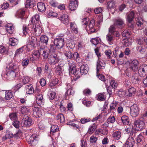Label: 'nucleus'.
Returning a JSON list of instances; mask_svg holds the SVG:
<instances>
[{
  "instance_id": "nucleus-1",
  "label": "nucleus",
  "mask_w": 147,
  "mask_h": 147,
  "mask_svg": "<svg viewBox=\"0 0 147 147\" xmlns=\"http://www.w3.org/2000/svg\"><path fill=\"white\" fill-rule=\"evenodd\" d=\"M69 73L72 74L71 78L73 80L76 81L80 77L81 73L80 72L79 70H78L76 67L75 64L73 62H69Z\"/></svg>"
},
{
  "instance_id": "nucleus-2",
  "label": "nucleus",
  "mask_w": 147,
  "mask_h": 147,
  "mask_svg": "<svg viewBox=\"0 0 147 147\" xmlns=\"http://www.w3.org/2000/svg\"><path fill=\"white\" fill-rule=\"evenodd\" d=\"M41 24H33L31 27L30 33H32L36 36H38L41 34L42 32Z\"/></svg>"
},
{
  "instance_id": "nucleus-3",
  "label": "nucleus",
  "mask_w": 147,
  "mask_h": 147,
  "mask_svg": "<svg viewBox=\"0 0 147 147\" xmlns=\"http://www.w3.org/2000/svg\"><path fill=\"white\" fill-rule=\"evenodd\" d=\"M144 120L143 117H141L135 121L134 125L136 130L140 131L145 128Z\"/></svg>"
},
{
  "instance_id": "nucleus-4",
  "label": "nucleus",
  "mask_w": 147,
  "mask_h": 147,
  "mask_svg": "<svg viewBox=\"0 0 147 147\" xmlns=\"http://www.w3.org/2000/svg\"><path fill=\"white\" fill-rule=\"evenodd\" d=\"M59 61V57L55 54H53L48 58V62L51 64L55 65Z\"/></svg>"
},
{
  "instance_id": "nucleus-5",
  "label": "nucleus",
  "mask_w": 147,
  "mask_h": 147,
  "mask_svg": "<svg viewBox=\"0 0 147 147\" xmlns=\"http://www.w3.org/2000/svg\"><path fill=\"white\" fill-rule=\"evenodd\" d=\"M139 108L136 104H134L132 105L130 108V114L133 117L137 116L138 114Z\"/></svg>"
},
{
  "instance_id": "nucleus-6",
  "label": "nucleus",
  "mask_w": 147,
  "mask_h": 147,
  "mask_svg": "<svg viewBox=\"0 0 147 147\" xmlns=\"http://www.w3.org/2000/svg\"><path fill=\"white\" fill-rule=\"evenodd\" d=\"M54 42L55 45L58 49L61 48L64 45V39L62 37L55 39Z\"/></svg>"
},
{
  "instance_id": "nucleus-7",
  "label": "nucleus",
  "mask_w": 147,
  "mask_h": 147,
  "mask_svg": "<svg viewBox=\"0 0 147 147\" xmlns=\"http://www.w3.org/2000/svg\"><path fill=\"white\" fill-rule=\"evenodd\" d=\"M138 73L140 76H143L147 74V65L143 64L139 67Z\"/></svg>"
},
{
  "instance_id": "nucleus-8",
  "label": "nucleus",
  "mask_w": 147,
  "mask_h": 147,
  "mask_svg": "<svg viewBox=\"0 0 147 147\" xmlns=\"http://www.w3.org/2000/svg\"><path fill=\"white\" fill-rule=\"evenodd\" d=\"M105 63L104 61L100 59H98L97 63V73L101 71L102 69L105 68Z\"/></svg>"
},
{
  "instance_id": "nucleus-9",
  "label": "nucleus",
  "mask_w": 147,
  "mask_h": 147,
  "mask_svg": "<svg viewBox=\"0 0 147 147\" xmlns=\"http://www.w3.org/2000/svg\"><path fill=\"white\" fill-rule=\"evenodd\" d=\"M95 25L94 20H91L89 23L88 28V34H91L95 32V30L94 28Z\"/></svg>"
},
{
  "instance_id": "nucleus-10",
  "label": "nucleus",
  "mask_w": 147,
  "mask_h": 147,
  "mask_svg": "<svg viewBox=\"0 0 147 147\" xmlns=\"http://www.w3.org/2000/svg\"><path fill=\"white\" fill-rule=\"evenodd\" d=\"M31 119L27 115H25L22 120V123L26 126H30L32 124Z\"/></svg>"
},
{
  "instance_id": "nucleus-11",
  "label": "nucleus",
  "mask_w": 147,
  "mask_h": 147,
  "mask_svg": "<svg viewBox=\"0 0 147 147\" xmlns=\"http://www.w3.org/2000/svg\"><path fill=\"white\" fill-rule=\"evenodd\" d=\"M139 63L136 60H134L131 61L129 65L130 68L133 71H136L138 67Z\"/></svg>"
},
{
  "instance_id": "nucleus-12",
  "label": "nucleus",
  "mask_w": 147,
  "mask_h": 147,
  "mask_svg": "<svg viewBox=\"0 0 147 147\" xmlns=\"http://www.w3.org/2000/svg\"><path fill=\"white\" fill-rule=\"evenodd\" d=\"M78 6L77 0H70L69 5V9L71 11L76 9Z\"/></svg>"
},
{
  "instance_id": "nucleus-13",
  "label": "nucleus",
  "mask_w": 147,
  "mask_h": 147,
  "mask_svg": "<svg viewBox=\"0 0 147 147\" xmlns=\"http://www.w3.org/2000/svg\"><path fill=\"white\" fill-rule=\"evenodd\" d=\"M38 136L35 135H32L30 137L29 141L28 142L31 145L34 146L38 143Z\"/></svg>"
},
{
  "instance_id": "nucleus-14",
  "label": "nucleus",
  "mask_w": 147,
  "mask_h": 147,
  "mask_svg": "<svg viewBox=\"0 0 147 147\" xmlns=\"http://www.w3.org/2000/svg\"><path fill=\"white\" fill-rule=\"evenodd\" d=\"M18 72L9 70L5 75V76H7L11 80H13L16 77L17 75L18 74Z\"/></svg>"
},
{
  "instance_id": "nucleus-15",
  "label": "nucleus",
  "mask_w": 147,
  "mask_h": 147,
  "mask_svg": "<svg viewBox=\"0 0 147 147\" xmlns=\"http://www.w3.org/2000/svg\"><path fill=\"white\" fill-rule=\"evenodd\" d=\"M134 143V140L133 138L131 137H130L125 143V147H133Z\"/></svg>"
},
{
  "instance_id": "nucleus-16",
  "label": "nucleus",
  "mask_w": 147,
  "mask_h": 147,
  "mask_svg": "<svg viewBox=\"0 0 147 147\" xmlns=\"http://www.w3.org/2000/svg\"><path fill=\"white\" fill-rule=\"evenodd\" d=\"M9 70L18 73L19 66L15 63H10L8 67Z\"/></svg>"
},
{
  "instance_id": "nucleus-17",
  "label": "nucleus",
  "mask_w": 147,
  "mask_h": 147,
  "mask_svg": "<svg viewBox=\"0 0 147 147\" xmlns=\"http://www.w3.org/2000/svg\"><path fill=\"white\" fill-rule=\"evenodd\" d=\"M89 70L88 66L87 64L82 65L80 67V73L82 75L87 74Z\"/></svg>"
},
{
  "instance_id": "nucleus-18",
  "label": "nucleus",
  "mask_w": 147,
  "mask_h": 147,
  "mask_svg": "<svg viewBox=\"0 0 147 147\" xmlns=\"http://www.w3.org/2000/svg\"><path fill=\"white\" fill-rule=\"evenodd\" d=\"M40 54L39 50L38 51H33L32 54V61L34 62L35 61L38 60L39 58L40 55Z\"/></svg>"
},
{
  "instance_id": "nucleus-19",
  "label": "nucleus",
  "mask_w": 147,
  "mask_h": 147,
  "mask_svg": "<svg viewBox=\"0 0 147 147\" xmlns=\"http://www.w3.org/2000/svg\"><path fill=\"white\" fill-rule=\"evenodd\" d=\"M40 16L38 14H36L32 18L31 22L33 24H41L40 21Z\"/></svg>"
},
{
  "instance_id": "nucleus-20",
  "label": "nucleus",
  "mask_w": 147,
  "mask_h": 147,
  "mask_svg": "<svg viewBox=\"0 0 147 147\" xmlns=\"http://www.w3.org/2000/svg\"><path fill=\"white\" fill-rule=\"evenodd\" d=\"M59 19L62 23L65 24L67 25L69 22L68 16L67 15L64 14L59 17Z\"/></svg>"
},
{
  "instance_id": "nucleus-21",
  "label": "nucleus",
  "mask_w": 147,
  "mask_h": 147,
  "mask_svg": "<svg viewBox=\"0 0 147 147\" xmlns=\"http://www.w3.org/2000/svg\"><path fill=\"white\" fill-rule=\"evenodd\" d=\"M130 79L132 83L134 84L138 83L140 81V79L138 77V75L136 74H135L132 75Z\"/></svg>"
},
{
  "instance_id": "nucleus-22",
  "label": "nucleus",
  "mask_w": 147,
  "mask_h": 147,
  "mask_svg": "<svg viewBox=\"0 0 147 147\" xmlns=\"http://www.w3.org/2000/svg\"><path fill=\"white\" fill-rule=\"evenodd\" d=\"M26 92L27 93L30 94H32L34 92V88L31 84L27 85L25 87Z\"/></svg>"
},
{
  "instance_id": "nucleus-23",
  "label": "nucleus",
  "mask_w": 147,
  "mask_h": 147,
  "mask_svg": "<svg viewBox=\"0 0 147 147\" xmlns=\"http://www.w3.org/2000/svg\"><path fill=\"white\" fill-rule=\"evenodd\" d=\"M67 88L68 89L67 91L66 92L65 94L67 96H69L73 94L74 93V90L72 89V86L70 84H67Z\"/></svg>"
},
{
  "instance_id": "nucleus-24",
  "label": "nucleus",
  "mask_w": 147,
  "mask_h": 147,
  "mask_svg": "<svg viewBox=\"0 0 147 147\" xmlns=\"http://www.w3.org/2000/svg\"><path fill=\"white\" fill-rule=\"evenodd\" d=\"M7 31L9 34H11L13 32L14 29V26L12 23H9L5 26Z\"/></svg>"
},
{
  "instance_id": "nucleus-25",
  "label": "nucleus",
  "mask_w": 147,
  "mask_h": 147,
  "mask_svg": "<svg viewBox=\"0 0 147 147\" xmlns=\"http://www.w3.org/2000/svg\"><path fill=\"white\" fill-rule=\"evenodd\" d=\"M37 6L38 11L40 12H44L46 10L45 6L43 3H38L37 4Z\"/></svg>"
},
{
  "instance_id": "nucleus-26",
  "label": "nucleus",
  "mask_w": 147,
  "mask_h": 147,
  "mask_svg": "<svg viewBox=\"0 0 147 147\" xmlns=\"http://www.w3.org/2000/svg\"><path fill=\"white\" fill-rule=\"evenodd\" d=\"M34 115L36 116L40 117L42 115V112L38 107H34L33 109Z\"/></svg>"
},
{
  "instance_id": "nucleus-27",
  "label": "nucleus",
  "mask_w": 147,
  "mask_h": 147,
  "mask_svg": "<svg viewBox=\"0 0 147 147\" xmlns=\"http://www.w3.org/2000/svg\"><path fill=\"white\" fill-rule=\"evenodd\" d=\"M70 27L71 32L75 34H77L78 33V30L77 26L74 23H71Z\"/></svg>"
},
{
  "instance_id": "nucleus-28",
  "label": "nucleus",
  "mask_w": 147,
  "mask_h": 147,
  "mask_svg": "<svg viewBox=\"0 0 147 147\" xmlns=\"http://www.w3.org/2000/svg\"><path fill=\"white\" fill-rule=\"evenodd\" d=\"M135 14V13L133 11H131L128 14H127V20L128 22H131L134 17Z\"/></svg>"
},
{
  "instance_id": "nucleus-29",
  "label": "nucleus",
  "mask_w": 147,
  "mask_h": 147,
  "mask_svg": "<svg viewBox=\"0 0 147 147\" xmlns=\"http://www.w3.org/2000/svg\"><path fill=\"white\" fill-rule=\"evenodd\" d=\"M121 135V132L119 131H115L113 132L112 134V136L114 139L116 140H119Z\"/></svg>"
},
{
  "instance_id": "nucleus-30",
  "label": "nucleus",
  "mask_w": 147,
  "mask_h": 147,
  "mask_svg": "<svg viewBox=\"0 0 147 147\" xmlns=\"http://www.w3.org/2000/svg\"><path fill=\"white\" fill-rule=\"evenodd\" d=\"M35 4V1L34 0H27L25 3V6L26 8L32 7H34Z\"/></svg>"
},
{
  "instance_id": "nucleus-31",
  "label": "nucleus",
  "mask_w": 147,
  "mask_h": 147,
  "mask_svg": "<svg viewBox=\"0 0 147 147\" xmlns=\"http://www.w3.org/2000/svg\"><path fill=\"white\" fill-rule=\"evenodd\" d=\"M39 51L40 54H42L44 58H47L49 56V51L45 49H43L42 48H40L39 50Z\"/></svg>"
},
{
  "instance_id": "nucleus-32",
  "label": "nucleus",
  "mask_w": 147,
  "mask_h": 147,
  "mask_svg": "<svg viewBox=\"0 0 147 147\" xmlns=\"http://www.w3.org/2000/svg\"><path fill=\"white\" fill-rule=\"evenodd\" d=\"M18 40L16 38L12 37L9 38V43L11 46H15L18 43Z\"/></svg>"
},
{
  "instance_id": "nucleus-33",
  "label": "nucleus",
  "mask_w": 147,
  "mask_h": 147,
  "mask_svg": "<svg viewBox=\"0 0 147 147\" xmlns=\"http://www.w3.org/2000/svg\"><path fill=\"white\" fill-rule=\"evenodd\" d=\"M64 53L65 55L67 57V59H70L73 58V55L67 49L64 51Z\"/></svg>"
},
{
  "instance_id": "nucleus-34",
  "label": "nucleus",
  "mask_w": 147,
  "mask_h": 147,
  "mask_svg": "<svg viewBox=\"0 0 147 147\" xmlns=\"http://www.w3.org/2000/svg\"><path fill=\"white\" fill-rule=\"evenodd\" d=\"M114 24L116 26H122L124 24V23L123 21L121 19L118 18L115 21Z\"/></svg>"
},
{
  "instance_id": "nucleus-35",
  "label": "nucleus",
  "mask_w": 147,
  "mask_h": 147,
  "mask_svg": "<svg viewBox=\"0 0 147 147\" xmlns=\"http://www.w3.org/2000/svg\"><path fill=\"white\" fill-rule=\"evenodd\" d=\"M118 103L117 102L113 101L112 102L111 105L110 109L109 110V112H111L115 110V108L117 105Z\"/></svg>"
},
{
  "instance_id": "nucleus-36",
  "label": "nucleus",
  "mask_w": 147,
  "mask_h": 147,
  "mask_svg": "<svg viewBox=\"0 0 147 147\" xmlns=\"http://www.w3.org/2000/svg\"><path fill=\"white\" fill-rule=\"evenodd\" d=\"M49 40L48 37L45 35H42L40 38V41L43 43L47 44Z\"/></svg>"
},
{
  "instance_id": "nucleus-37",
  "label": "nucleus",
  "mask_w": 147,
  "mask_h": 147,
  "mask_svg": "<svg viewBox=\"0 0 147 147\" xmlns=\"http://www.w3.org/2000/svg\"><path fill=\"white\" fill-rule=\"evenodd\" d=\"M57 119L61 123H63L65 121L64 117L63 114L60 113L57 116Z\"/></svg>"
},
{
  "instance_id": "nucleus-38",
  "label": "nucleus",
  "mask_w": 147,
  "mask_h": 147,
  "mask_svg": "<svg viewBox=\"0 0 147 147\" xmlns=\"http://www.w3.org/2000/svg\"><path fill=\"white\" fill-rule=\"evenodd\" d=\"M121 119L124 125H127L128 124L129 119L127 116L125 115L122 116L121 117Z\"/></svg>"
},
{
  "instance_id": "nucleus-39",
  "label": "nucleus",
  "mask_w": 147,
  "mask_h": 147,
  "mask_svg": "<svg viewBox=\"0 0 147 147\" xmlns=\"http://www.w3.org/2000/svg\"><path fill=\"white\" fill-rule=\"evenodd\" d=\"M129 95H127L128 96H132L134 95L136 92V90L135 88L132 87L128 89Z\"/></svg>"
},
{
  "instance_id": "nucleus-40",
  "label": "nucleus",
  "mask_w": 147,
  "mask_h": 147,
  "mask_svg": "<svg viewBox=\"0 0 147 147\" xmlns=\"http://www.w3.org/2000/svg\"><path fill=\"white\" fill-rule=\"evenodd\" d=\"M24 47L25 46H22L20 48L17 49L15 52V56H18L22 54L24 50Z\"/></svg>"
},
{
  "instance_id": "nucleus-41",
  "label": "nucleus",
  "mask_w": 147,
  "mask_h": 147,
  "mask_svg": "<svg viewBox=\"0 0 147 147\" xmlns=\"http://www.w3.org/2000/svg\"><path fill=\"white\" fill-rule=\"evenodd\" d=\"M130 34V31L128 29H126L122 32V35L124 37H128Z\"/></svg>"
},
{
  "instance_id": "nucleus-42",
  "label": "nucleus",
  "mask_w": 147,
  "mask_h": 147,
  "mask_svg": "<svg viewBox=\"0 0 147 147\" xmlns=\"http://www.w3.org/2000/svg\"><path fill=\"white\" fill-rule=\"evenodd\" d=\"M96 126L95 124H93L89 127L88 132L90 134H92L94 131L95 130Z\"/></svg>"
},
{
  "instance_id": "nucleus-43",
  "label": "nucleus",
  "mask_w": 147,
  "mask_h": 147,
  "mask_svg": "<svg viewBox=\"0 0 147 147\" xmlns=\"http://www.w3.org/2000/svg\"><path fill=\"white\" fill-rule=\"evenodd\" d=\"M12 93L11 92L8 91L5 92V98L6 100H9L12 98Z\"/></svg>"
},
{
  "instance_id": "nucleus-44",
  "label": "nucleus",
  "mask_w": 147,
  "mask_h": 147,
  "mask_svg": "<svg viewBox=\"0 0 147 147\" xmlns=\"http://www.w3.org/2000/svg\"><path fill=\"white\" fill-rule=\"evenodd\" d=\"M113 35L109 34H108L106 35V39L110 45H112L113 44L112 41L113 40Z\"/></svg>"
},
{
  "instance_id": "nucleus-45",
  "label": "nucleus",
  "mask_w": 147,
  "mask_h": 147,
  "mask_svg": "<svg viewBox=\"0 0 147 147\" xmlns=\"http://www.w3.org/2000/svg\"><path fill=\"white\" fill-rule=\"evenodd\" d=\"M59 130V128L57 125H53L51 127L50 133H53Z\"/></svg>"
},
{
  "instance_id": "nucleus-46",
  "label": "nucleus",
  "mask_w": 147,
  "mask_h": 147,
  "mask_svg": "<svg viewBox=\"0 0 147 147\" xmlns=\"http://www.w3.org/2000/svg\"><path fill=\"white\" fill-rule=\"evenodd\" d=\"M56 73L59 75L62 74V67L60 65H58L56 67Z\"/></svg>"
},
{
  "instance_id": "nucleus-47",
  "label": "nucleus",
  "mask_w": 147,
  "mask_h": 147,
  "mask_svg": "<svg viewBox=\"0 0 147 147\" xmlns=\"http://www.w3.org/2000/svg\"><path fill=\"white\" fill-rule=\"evenodd\" d=\"M30 80V78L28 76H24L22 78V82L24 84H26L28 83Z\"/></svg>"
},
{
  "instance_id": "nucleus-48",
  "label": "nucleus",
  "mask_w": 147,
  "mask_h": 147,
  "mask_svg": "<svg viewBox=\"0 0 147 147\" xmlns=\"http://www.w3.org/2000/svg\"><path fill=\"white\" fill-rule=\"evenodd\" d=\"M30 28L29 29L25 25H24L23 26V32L24 34L26 35L29 32V31L30 32L31 30H31Z\"/></svg>"
},
{
  "instance_id": "nucleus-49",
  "label": "nucleus",
  "mask_w": 147,
  "mask_h": 147,
  "mask_svg": "<svg viewBox=\"0 0 147 147\" xmlns=\"http://www.w3.org/2000/svg\"><path fill=\"white\" fill-rule=\"evenodd\" d=\"M35 46V44L29 42L26 45V47L28 50V51H30L34 48Z\"/></svg>"
},
{
  "instance_id": "nucleus-50",
  "label": "nucleus",
  "mask_w": 147,
  "mask_h": 147,
  "mask_svg": "<svg viewBox=\"0 0 147 147\" xmlns=\"http://www.w3.org/2000/svg\"><path fill=\"white\" fill-rule=\"evenodd\" d=\"M89 20V18L87 17L84 18L82 20V23L84 27L86 28L87 26V25Z\"/></svg>"
},
{
  "instance_id": "nucleus-51",
  "label": "nucleus",
  "mask_w": 147,
  "mask_h": 147,
  "mask_svg": "<svg viewBox=\"0 0 147 147\" xmlns=\"http://www.w3.org/2000/svg\"><path fill=\"white\" fill-rule=\"evenodd\" d=\"M100 40L99 38H96L92 39L91 40V42L92 44L95 45H96L99 42V41Z\"/></svg>"
},
{
  "instance_id": "nucleus-52",
  "label": "nucleus",
  "mask_w": 147,
  "mask_h": 147,
  "mask_svg": "<svg viewBox=\"0 0 147 147\" xmlns=\"http://www.w3.org/2000/svg\"><path fill=\"white\" fill-rule=\"evenodd\" d=\"M107 8H112L115 6V3L113 1H111L108 2L107 3Z\"/></svg>"
},
{
  "instance_id": "nucleus-53",
  "label": "nucleus",
  "mask_w": 147,
  "mask_h": 147,
  "mask_svg": "<svg viewBox=\"0 0 147 147\" xmlns=\"http://www.w3.org/2000/svg\"><path fill=\"white\" fill-rule=\"evenodd\" d=\"M29 63V60L28 58L23 59L22 62V65L24 66H27Z\"/></svg>"
},
{
  "instance_id": "nucleus-54",
  "label": "nucleus",
  "mask_w": 147,
  "mask_h": 147,
  "mask_svg": "<svg viewBox=\"0 0 147 147\" xmlns=\"http://www.w3.org/2000/svg\"><path fill=\"white\" fill-rule=\"evenodd\" d=\"M25 13V11L23 9H20L18 11V14L19 16L21 18H23Z\"/></svg>"
},
{
  "instance_id": "nucleus-55",
  "label": "nucleus",
  "mask_w": 147,
  "mask_h": 147,
  "mask_svg": "<svg viewBox=\"0 0 147 147\" xmlns=\"http://www.w3.org/2000/svg\"><path fill=\"white\" fill-rule=\"evenodd\" d=\"M12 125L16 128H18L19 127L20 122L18 120H16L13 121Z\"/></svg>"
},
{
  "instance_id": "nucleus-56",
  "label": "nucleus",
  "mask_w": 147,
  "mask_h": 147,
  "mask_svg": "<svg viewBox=\"0 0 147 147\" xmlns=\"http://www.w3.org/2000/svg\"><path fill=\"white\" fill-rule=\"evenodd\" d=\"M103 11L102 7H98L95 8L94 10L95 13L96 14H99L101 13Z\"/></svg>"
},
{
  "instance_id": "nucleus-57",
  "label": "nucleus",
  "mask_w": 147,
  "mask_h": 147,
  "mask_svg": "<svg viewBox=\"0 0 147 147\" xmlns=\"http://www.w3.org/2000/svg\"><path fill=\"white\" fill-rule=\"evenodd\" d=\"M143 21L141 18H138L137 20L136 24L138 26H140L143 24Z\"/></svg>"
},
{
  "instance_id": "nucleus-58",
  "label": "nucleus",
  "mask_w": 147,
  "mask_h": 147,
  "mask_svg": "<svg viewBox=\"0 0 147 147\" xmlns=\"http://www.w3.org/2000/svg\"><path fill=\"white\" fill-rule=\"evenodd\" d=\"M48 15L50 16L56 17L57 16V13L53 12L52 11L49 10L48 12Z\"/></svg>"
},
{
  "instance_id": "nucleus-59",
  "label": "nucleus",
  "mask_w": 147,
  "mask_h": 147,
  "mask_svg": "<svg viewBox=\"0 0 147 147\" xmlns=\"http://www.w3.org/2000/svg\"><path fill=\"white\" fill-rule=\"evenodd\" d=\"M107 122L113 123L115 121V119L113 116H110L107 120Z\"/></svg>"
},
{
  "instance_id": "nucleus-60",
  "label": "nucleus",
  "mask_w": 147,
  "mask_h": 147,
  "mask_svg": "<svg viewBox=\"0 0 147 147\" xmlns=\"http://www.w3.org/2000/svg\"><path fill=\"white\" fill-rule=\"evenodd\" d=\"M9 116L10 119L13 121L15 120L16 119L17 117L16 114L15 113L11 114Z\"/></svg>"
},
{
  "instance_id": "nucleus-61",
  "label": "nucleus",
  "mask_w": 147,
  "mask_h": 147,
  "mask_svg": "<svg viewBox=\"0 0 147 147\" xmlns=\"http://www.w3.org/2000/svg\"><path fill=\"white\" fill-rule=\"evenodd\" d=\"M144 139L143 137L141 134H139L136 138V141L138 143H140Z\"/></svg>"
},
{
  "instance_id": "nucleus-62",
  "label": "nucleus",
  "mask_w": 147,
  "mask_h": 147,
  "mask_svg": "<svg viewBox=\"0 0 147 147\" xmlns=\"http://www.w3.org/2000/svg\"><path fill=\"white\" fill-rule=\"evenodd\" d=\"M122 43L126 47L129 46L130 45V43L129 42L128 40L127 39H125L122 41Z\"/></svg>"
},
{
  "instance_id": "nucleus-63",
  "label": "nucleus",
  "mask_w": 147,
  "mask_h": 147,
  "mask_svg": "<svg viewBox=\"0 0 147 147\" xmlns=\"http://www.w3.org/2000/svg\"><path fill=\"white\" fill-rule=\"evenodd\" d=\"M50 4L53 7H57L58 3L55 1L52 0L50 1Z\"/></svg>"
},
{
  "instance_id": "nucleus-64",
  "label": "nucleus",
  "mask_w": 147,
  "mask_h": 147,
  "mask_svg": "<svg viewBox=\"0 0 147 147\" xmlns=\"http://www.w3.org/2000/svg\"><path fill=\"white\" fill-rule=\"evenodd\" d=\"M97 140V138L94 136H92L91 137L90 139V141L91 143H96Z\"/></svg>"
}]
</instances>
